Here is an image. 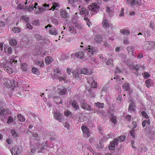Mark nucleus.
Returning <instances> with one entry per match:
<instances>
[{
    "instance_id": "obj_19",
    "label": "nucleus",
    "mask_w": 155,
    "mask_h": 155,
    "mask_svg": "<svg viewBox=\"0 0 155 155\" xmlns=\"http://www.w3.org/2000/svg\"><path fill=\"white\" fill-rule=\"evenodd\" d=\"M58 89L59 91V92L61 95H63L67 93V89L63 88V87H62V88L60 89V88H58Z\"/></svg>"
},
{
    "instance_id": "obj_33",
    "label": "nucleus",
    "mask_w": 155,
    "mask_h": 155,
    "mask_svg": "<svg viewBox=\"0 0 155 155\" xmlns=\"http://www.w3.org/2000/svg\"><path fill=\"white\" fill-rule=\"evenodd\" d=\"M35 38L37 40L39 41L40 40H42L43 38V37L41 35L36 34L35 35Z\"/></svg>"
},
{
    "instance_id": "obj_10",
    "label": "nucleus",
    "mask_w": 155,
    "mask_h": 155,
    "mask_svg": "<svg viewBox=\"0 0 155 155\" xmlns=\"http://www.w3.org/2000/svg\"><path fill=\"white\" fill-rule=\"evenodd\" d=\"M103 27L104 28H108L110 27V23L108 20L103 19L102 21Z\"/></svg>"
},
{
    "instance_id": "obj_6",
    "label": "nucleus",
    "mask_w": 155,
    "mask_h": 155,
    "mask_svg": "<svg viewBox=\"0 0 155 155\" xmlns=\"http://www.w3.org/2000/svg\"><path fill=\"white\" fill-rule=\"evenodd\" d=\"M20 151L19 147L16 146L11 149V153L12 155H18L19 154Z\"/></svg>"
},
{
    "instance_id": "obj_52",
    "label": "nucleus",
    "mask_w": 155,
    "mask_h": 155,
    "mask_svg": "<svg viewBox=\"0 0 155 155\" xmlns=\"http://www.w3.org/2000/svg\"><path fill=\"white\" fill-rule=\"evenodd\" d=\"M13 121V117H9V118L7 121L8 124H10L11 122H12Z\"/></svg>"
},
{
    "instance_id": "obj_27",
    "label": "nucleus",
    "mask_w": 155,
    "mask_h": 155,
    "mask_svg": "<svg viewBox=\"0 0 155 155\" xmlns=\"http://www.w3.org/2000/svg\"><path fill=\"white\" fill-rule=\"evenodd\" d=\"M110 120L114 124H115L117 122V118L116 116L113 115H111L110 117Z\"/></svg>"
},
{
    "instance_id": "obj_17",
    "label": "nucleus",
    "mask_w": 155,
    "mask_h": 155,
    "mask_svg": "<svg viewBox=\"0 0 155 155\" xmlns=\"http://www.w3.org/2000/svg\"><path fill=\"white\" fill-rule=\"evenodd\" d=\"M4 69L5 71L9 73V74H12L13 71V70L8 66H3Z\"/></svg>"
},
{
    "instance_id": "obj_30",
    "label": "nucleus",
    "mask_w": 155,
    "mask_h": 155,
    "mask_svg": "<svg viewBox=\"0 0 155 155\" xmlns=\"http://www.w3.org/2000/svg\"><path fill=\"white\" fill-rule=\"evenodd\" d=\"M94 106H97L99 108H103L104 107V104L97 102L94 104Z\"/></svg>"
},
{
    "instance_id": "obj_18",
    "label": "nucleus",
    "mask_w": 155,
    "mask_h": 155,
    "mask_svg": "<svg viewBox=\"0 0 155 155\" xmlns=\"http://www.w3.org/2000/svg\"><path fill=\"white\" fill-rule=\"evenodd\" d=\"M53 98L55 99V102L56 104H62L63 103L62 100H61L60 98L58 97L55 96L53 97Z\"/></svg>"
},
{
    "instance_id": "obj_32",
    "label": "nucleus",
    "mask_w": 155,
    "mask_h": 155,
    "mask_svg": "<svg viewBox=\"0 0 155 155\" xmlns=\"http://www.w3.org/2000/svg\"><path fill=\"white\" fill-rule=\"evenodd\" d=\"M12 31L15 33L19 32L21 31L20 28L18 27H14L12 29Z\"/></svg>"
},
{
    "instance_id": "obj_2",
    "label": "nucleus",
    "mask_w": 155,
    "mask_h": 155,
    "mask_svg": "<svg viewBox=\"0 0 155 155\" xmlns=\"http://www.w3.org/2000/svg\"><path fill=\"white\" fill-rule=\"evenodd\" d=\"M145 46L146 49L151 50L155 47V42H146L145 44Z\"/></svg>"
},
{
    "instance_id": "obj_54",
    "label": "nucleus",
    "mask_w": 155,
    "mask_h": 155,
    "mask_svg": "<svg viewBox=\"0 0 155 155\" xmlns=\"http://www.w3.org/2000/svg\"><path fill=\"white\" fill-rule=\"evenodd\" d=\"M58 79L59 80V81H64L65 83H66L67 82V81L65 80V79L63 77H59L58 78Z\"/></svg>"
},
{
    "instance_id": "obj_55",
    "label": "nucleus",
    "mask_w": 155,
    "mask_h": 155,
    "mask_svg": "<svg viewBox=\"0 0 155 155\" xmlns=\"http://www.w3.org/2000/svg\"><path fill=\"white\" fill-rule=\"evenodd\" d=\"M149 26L150 28H152L153 30L154 29L155 27L154 25V23H152V22L150 23Z\"/></svg>"
},
{
    "instance_id": "obj_50",
    "label": "nucleus",
    "mask_w": 155,
    "mask_h": 155,
    "mask_svg": "<svg viewBox=\"0 0 155 155\" xmlns=\"http://www.w3.org/2000/svg\"><path fill=\"white\" fill-rule=\"evenodd\" d=\"M35 8L34 7H33V5H30L28 6V8H27V9L29 11H32L34 8Z\"/></svg>"
},
{
    "instance_id": "obj_21",
    "label": "nucleus",
    "mask_w": 155,
    "mask_h": 155,
    "mask_svg": "<svg viewBox=\"0 0 155 155\" xmlns=\"http://www.w3.org/2000/svg\"><path fill=\"white\" fill-rule=\"evenodd\" d=\"M50 34L52 35H56L58 34L57 30L55 28H52L49 31Z\"/></svg>"
},
{
    "instance_id": "obj_47",
    "label": "nucleus",
    "mask_w": 155,
    "mask_h": 155,
    "mask_svg": "<svg viewBox=\"0 0 155 155\" xmlns=\"http://www.w3.org/2000/svg\"><path fill=\"white\" fill-rule=\"evenodd\" d=\"M12 48L11 47H7V51H5V52H6L8 54H10L12 52Z\"/></svg>"
},
{
    "instance_id": "obj_23",
    "label": "nucleus",
    "mask_w": 155,
    "mask_h": 155,
    "mask_svg": "<svg viewBox=\"0 0 155 155\" xmlns=\"http://www.w3.org/2000/svg\"><path fill=\"white\" fill-rule=\"evenodd\" d=\"M21 68L23 71H26L28 69L27 65L26 63L22 64L21 66Z\"/></svg>"
},
{
    "instance_id": "obj_16",
    "label": "nucleus",
    "mask_w": 155,
    "mask_h": 155,
    "mask_svg": "<svg viewBox=\"0 0 155 155\" xmlns=\"http://www.w3.org/2000/svg\"><path fill=\"white\" fill-rule=\"evenodd\" d=\"M146 86L148 88L151 86H153L154 84L152 81L150 79H148L146 81Z\"/></svg>"
},
{
    "instance_id": "obj_5",
    "label": "nucleus",
    "mask_w": 155,
    "mask_h": 155,
    "mask_svg": "<svg viewBox=\"0 0 155 155\" xmlns=\"http://www.w3.org/2000/svg\"><path fill=\"white\" fill-rule=\"evenodd\" d=\"M81 107L84 110H91L90 105L84 101H82L81 103Z\"/></svg>"
},
{
    "instance_id": "obj_34",
    "label": "nucleus",
    "mask_w": 155,
    "mask_h": 155,
    "mask_svg": "<svg viewBox=\"0 0 155 155\" xmlns=\"http://www.w3.org/2000/svg\"><path fill=\"white\" fill-rule=\"evenodd\" d=\"M64 115L66 116H68L70 115L71 117L73 118L72 115L71 114V112L68 110H66L64 111Z\"/></svg>"
},
{
    "instance_id": "obj_49",
    "label": "nucleus",
    "mask_w": 155,
    "mask_h": 155,
    "mask_svg": "<svg viewBox=\"0 0 155 155\" xmlns=\"http://www.w3.org/2000/svg\"><path fill=\"white\" fill-rule=\"evenodd\" d=\"M26 28H28L30 30L32 29L33 28V27L32 25L28 23H27L26 24Z\"/></svg>"
},
{
    "instance_id": "obj_61",
    "label": "nucleus",
    "mask_w": 155,
    "mask_h": 155,
    "mask_svg": "<svg viewBox=\"0 0 155 155\" xmlns=\"http://www.w3.org/2000/svg\"><path fill=\"white\" fill-rule=\"evenodd\" d=\"M75 27L77 29L80 30L82 28V27L79 25L77 24L76 25Z\"/></svg>"
},
{
    "instance_id": "obj_22",
    "label": "nucleus",
    "mask_w": 155,
    "mask_h": 155,
    "mask_svg": "<svg viewBox=\"0 0 155 155\" xmlns=\"http://www.w3.org/2000/svg\"><path fill=\"white\" fill-rule=\"evenodd\" d=\"M53 60V58L50 57H47L45 58V63L46 64H50Z\"/></svg>"
},
{
    "instance_id": "obj_29",
    "label": "nucleus",
    "mask_w": 155,
    "mask_h": 155,
    "mask_svg": "<svg viewBox=\"0 0 155 155\" xmlns=\"http://www.w3.org/2000/svg\"><path fill=\"white\" fill-rule=\"evenodd\" d=\"M113 61L112 59H108L106 62V64L109 66L112 67L113 66Z\"/></svg>"
},
{
    "instance_id": "obj_36",
    "label": "nucleus",
    "mask_w": 155,
    "mask_h": 155,
    "mask_svg": "<svg viewBox=\"0 0 155 155\" xmlns=\"http://www.w3.org/2000/svg\"><path fill=\"white\" fill-rule=\"evenodd\" d=\"M89 48L87 49L88 51L92 54H94L95 51V48L91 47L90 48V46H89Z\"/></svg>"
},
{
    "instance_id": "obj_35",
    "label": "nucleus",
    "mask_w": 155,
    "mask_h": 155,
    "mask_svg": "<svg viewBox=\"0 0 155 155\" xmlns=\"http://www.w3.org/2000/svg\"><path fill=\"white\" fill-rule=\"evenodd\" d=\"M17 117L18 118L19 120L23 122L25 120V119L22 114H18V115Z\"/></svg>"
},
{
    "instance_id": "obj_3",
    "label": "nucleus",
    "mask_w": 155,
    "mask_h": 155,
    "mask_svg": "<svg viewBox=\"0 0 155 155\" xmlns=\"http://www.w3.org/2000/svg\"><path fill=\"white\" fill-rule=\"evenodd\" d=\"M81 129L84 137H89L90 135L89 132L87 127L85 125H83L81 127Z\"/></svg>"
},
{
    "instance_id": "obj_13",
    "label": "nucleus",
    "mask_w": 155,
    "mask_h": 155,
    "mask_svg": "<svg viewBox=\"0 0 155 155\" xmlns=\"http://www.w3.org/2000/svg\"><path fill=\"white\" fill-rule=\"evenodd\" d=\"M120 33L124 35H129L130 34V31L128 29H124L120 30Z\"/></svg>"
},
{
    "instance_id": "obj_20",
    "label": "nucleus",
    "mask_w": 155,
    "mask_h": 155,
    "mask_svg": "<svg viewBox=\"0 0 155 155\" xmlns=\"http://www.w3.org/2000/svg\"><path fill=\"white\" fill-rule=\"evenodd\" d=\"M80 73L81 74H83L87 75L89 74V70L87 68H84L81 70Z\"/></svg>"
},
{
    "instance_id": "obj_14",
    "label": "nucleus",
    "mask_w": 155,
    "mask_h": 155,
    "mask_svg": "<svg viewBox=\"0 0 155 155\" xmlns=\"http://www.w3.org/2000/svg\"><path fill=\"white\" fill-rule=\"evenodd\" d=\"M71 104L73 107L76 110H78L79 109V107L78 105V102L74 100L71 101Z\"/></svg>"
},
{
    "instance_id": "obj_31",
    "label": "nucleus",
    "mask_w": 155,
    "mask_h": 155,
    "mask_svg": "<svg viewBox=\"0 0 155 155\" xmlns=\"http://www.w3.org/2000/svg\"><path fill=\"white\" fill-rule=\"evenodd\" d=\"M134 105L133 103L130 104L129 106V110L134 111L135 110Z\"/></svg>"
},
{
    "instance_id": "obj_57",
    "label": "nucleus",
    "mask_w": 155,
    "mask_h": 155,
    "mask_svg": "<svg viewBox=\"0 0 155 155\" xmlns=\"http://www.w3.org/2000/svg\"><path fill=\"white\" fill-rule=\"evenodd\" d=\"M131 117L130 115H128L126 117L125 119L127 121L130 122L131 120Z\"/></svg>"
},
{
    "instance_id": "obj_59",
    "label": "nucleus",
    "mask_w": 155,
    "mask_h": 155,
    "mask_svg": "<svg viewBox=\"0 0 155 155\" xmlns=\"http://www.w3.org/2000/svg\"><path fill=\"white\" fill-rule=\"evenodd\" d=\"M86 10L84 9V8H82L80 12V13L82 15L85 14L86 12Z\"/></svg>"
},
{
    "instance_id": "obj_26",
    "label": "nucleus",
    "mask_w": 155,
    "mask_h": 155,
    "mask_svg": "<svg viewBox=\"0 0 155 155\" xmlns=\"http://www.w3.org/2000/svg\"><path fill=\"white\" fill-rule=\"evenodd\" d=\"M6 81L4 83L3 85L5 87H6L9 88L11 86L9 84V83H10L11 81L8 79H6Z\"/></svg>"
},
{
    "instance_id": "obj_7",
    "label": "nucleus",
    "mask_w": 155,
    "mask_h": 155,
    "mask_svg": "<svg viewBox=\"0 0 155 155\" xmlns=\"http://www.w3.org/2000/svg\"><path fill=\"white\" fill-rule=\"evenodd\" d=\"M54 115L55 118L60 122H62L63 121V119L62 118V117L59 112L57 111L55 112Z\"/></svg>"
},
{
    "instance_id": "obj_38",
    "label": "nucleus",
    "mask_w": 155,
    "mask_h": 155,
    "mask_svg": "<svg viewBox=\"0 0 155 155\" xmlns=\"http://www.w3.org/2000/svg\"><path fill=\"white\" fill-rule=\"evenodd\" d=\"M11 133L12 136L15 137H18L19 135L18 133H17L12 130H11Z\"/></svg>"
},
{
    "instance_id": "obj_56",
    "label": "nucleus",
    "mask_w": 155,
    "mask_h": 155,
    "mask_svg": "<svg viewBox=\"0 0 155 155\" xmlns=\"http://www.w3.org/2000/svg\"><path fill=\"white\" fill-rule=\"evenodd\" d=\"M10 86H11L12 87H15L16 86V84L15 83V82L14 81H12L10 82Z\"/></svg>"
},
{
    "instance_id": "obj_48",
    "label": "nucleus",
    "mask_w": 155,
    "mask_h": 155,
    "mask_svg": "<svg viewBox=\"0 0 155 155\" xmlns=\"http://www.w3.org/2000/svg\"><path fill=\"white\" fill-rule=\"evenodd\" d=\"M141 114L143 117L146 118H148L149 116L145 111H143L141 112Z\"/></svg>"
},
{
    "instance_id": "obj_41",
    "label": "nucleus",
    "mask_w": 155,
    "mask_h": 155,
    "mask_svg": "<svg viewBox=\"0 0 155 155\" xmlns=\"http://www.w3.org/2000/svg\"><path fill=\"white\" fill-rule=\"evenodd\" d=\"M150 30H147L144 32V34L145 37L147 36V37H149L150 36Z\"/></svg>"
},
{
    "instance_id": "obj_58",
    "label": "nucleus",
    "mask_w": 155,
    "mask_h": 155,
    "mask_svg": "<svg viewBox=\"0 0 155 155\" xmlns=\"http://www.w3.org/2000/svg\"><path fill=\"white\" fill-rule=\"evenodd\" d=\"M124 9L123 8H122L120 10V14L119 16L120 17L123 16L124 13Z\"/></svg>"
},
{
    "instance_id": "obj_11",
    "label": "nucleus",
    "mask_w": 155,
    "mask_h": 155,
    "mask_svg": "<svg viewBox=\"0 0 155 155\" xmlns=\"http://www.w3.org/2000/svg\"><path fill=\"white\" fill-rule=\"evenodd\" d=\"M127 3L131 6H133L136 4L137 5H140V3L137 0H127Z\"/></svg>"
},
{
    "instance_id": "obj_42",
    "label": "nucleus",
    "mask_w": 155,
    "mask_h": 155,
    "mask_svg": "<svg viewBox=\"0 0 155 155\" xmlns=\"http://www.w3.org/2000/svg\"><path fill=\"white\" fill-rule=\"evenodd\" d=\"M32 71L35 74H38L39 73V70L36 68H32Z\"/></svg>"
},
{
    "instance_id": "obj_4",
    "label": "nucleus",
    "mask_w": 155,
    "mask_h": 155,
    "mask_svg": "<svg viewBox=\"0 0 155 155\" xmlns=\"http://www.w3.org/2000/svg\"><path fill=\"white\" fill-rule=\"evenodd\" d=\"M75 56L77 58L79 59H82L84 57V52L82 51H78L71 55V57H73Z\"/></svg>"
},
{
    "instance_id": "obj_28",
    "label": "nucleus",
    "mask_w": 155,
    "mask_h": 155,
    "mask_svg": "<svg viewBox=\"0 0 155 155\" xmlns=\"http://www.w3.org/2000/svg\"><path fill=\"white\" fill-rule=\"evenodd\" d=\"M9 43L11 45L13 46L17 44V42L16 40L15 39H12L9 41Z\"/></svg>"
},
{
    "instance_id": "obj_60",
    "label": "nucleus",
    "mask_w": 155,
    "mask_h": 155,
    "mask_svg": "<svg viewBox=\"0 0 155 155\" xmlns=\"http://www.w3.org/2000/svg\"><path fill=\"white\" fill-rule=\"evenodd\" d=\"M127 50L128 51V53H129L130 51H133V48L131 46L128 47H127Z\"/></svg>"
},
{
    "instance_id": "obj_64",
    "label": "nucleus",
    "mask_w": 155,
    "mask_h": 155,
    "mask_svg": "<svg viewBox=\"0 0 155 155\" xmlns=\"http://www.w3.org/2000/svg\"><path fill=\"white\" fill-rule=\"evenodd\" d=\"M52 77L53 79L54 80L57 79L58 77V74H55L52 75Z\"/></svg>"
},
{
    "instance_id": "obj_63",
    "label": "nucleus",
    "mask_w": 155,
    "mask_h": 155,
    "mask_svg": "<svg viewBox=\"0 0 155 155\" xmlns=\"http://www.w3.org/2000/svg\"><path fill=\"white\" fill-rule=\"evenodd\" d=\"M123 42L125 44H127L129 43V42L127 39L125 38L124 39Z\"/></svg>"
},
{
    "instance_id": "obj_39",
    "label": "nucleus",
    "mask_w": 155,
    "mask_h": 155,
    "mask_svg": "<svg viewBox=\"0 0 155 155\" xmlns=\"http://www.w3.org/2000/svg\"><path fill=\"white\" fill-rule=\"evenodd\" d=\"M70 32L73 34H75L76 33V30L73 27H70L69 28Z\"/></svg>"
},
{
    "instance_id": "obj_53",
    "label": "nucleus",
    "mask_w": 155,
    "mask_h": 155,
    "mask_svg": "<svg viewBox=\"0 0 155 155\" xmlns=\"http://www.w3.org/2000/svg\"><path fill=\"white\" fill-rule=\"evenodd\" d=\"M134 130H132L130 132V134L133 138H134L135 137V134Z\"/></svg>"
},
{
    "instance_id": "obj_15",
    "label": "nucleus",
    "mask_w": 155,
    "mask_h": 155,
    "mask_svg": "<svg viewBox=\"0 0 155 155\" xmlns=\"http://www.w3.org/2000/svg\"><path fill=\"white\" fill-rule=\"evenodd\" d=\"M60 14L61 17L64 18H66L68 16V14L65 10H61Z\"/></svg>"
},
{
    "instance_id": "obj_37",
    "label": "nucleus",
    "mask_w": 155,
    "mask_h": 155,
    "mask_svg": "<svg viewBox=\"0 0 155 155\" xmlns=\"http://www.w3.org/2000/svg\"><path fill=\"white\" fill-rule=\"evenodd\" d=\"M41 147V145L40 144H38L37 146L36 147V149H34V148L31 149V152L33 153H34L35 152L36 150L38 149L39 148Z\"/></svg>"
},
{
    "instance_id": "obj_9",
    "label": "nucleus",
    "mask_w": 155,
    "mask_h": 155,
    "mask_svg": "<svg viewBox=\"0 0 155 155\" xmlns=\"http://www.w3.org/2000/svg\"><path fill=\"white\" fill-rule=\"evenodd\" d=\"M103 37L100 35H96L94 37V40L97 43H100L102 41Z\"/></svg>"
},
{
    "instance_id": "obj_44",
    "label": "nucleus",
    "mask_w": 155,
    "mask_h": 155,
    "mask_svg": "<svg viewBox=\"0 0 155 155\" xmlns=\"http://www.w3.org/2000/svg\"><path fill=\"white\" fill-rule=\"evenodd\" d=\"M110 150H114L115 147V145L113 142H112L110 143Z\"/></svg>"
},
{
    "instance_id": "obj_51",
    "label": "nucleus",
    "mask_w": 155,
    "mask_h": 155,
    "mask_svg": "<svg viewBox=\"0 0 155 155\" xmlns=\"http://www.w3.org/2000/svg\"><path fill=\"white\" fill-rule=\"evenodd\" d=\"M22 19L25 21L27 23H28L29 22V18L26 16H23L22 17Z\"/></svg>"
},
{
    "instance_id": "obj_62",
    "label": "nucleus",
    "mask_w": 155,
    "mask_h": 155,
    "mask_svg": "<svg viewBox=\"0 0 155 155\" xmlns=\"http://www.w3.org/2000/svg\"><path fill=\"white\" fill-rule=\"evenodd\" d=\"M68 3L70 4H73L77 2L78 0H68Z\"/></svg>"
},
{
    "instance_id": "obj_45",
    "label": "nucleus",
    "mask_w": 155,
    "mask_h": 155,
    "mask_svg": "<svg viewBox=\"0 0 155 155\" xmlns=\"http://www.w3.org/2000/svg\"><path fill=\"white\" fill-rule=\"evenodd\" d=\"M91 87L92 88H95L97 87V84L95 83L94 80L91 83Z\"/></svg>"
},
{
    "instance_id": "obj_43",
    "label": "nucleus",
    "mask_w": 155,
    "mask_h": 155,
    "mask_svg": "<svg viewBox=\"0 0 155 155\" xmlns=\"http://www.w3.org/2000/svg\"><path fill=\"white\" fill-rule=\"evenodd\" d=\"M125 137L124 136H122L120 137L118 139V141H119V142H122L123 141L125 138Z\"/></svg>"
},
{
    "instance_id": "obj_12",
    "label": "nucleus",
    "mask_w": 155,
    "mask_h": 155,
    "mask_svg": "<svg viewBox=\"0 0 155 155\" xmlns=\"http://www.w3.org/2000/svg\"><path fill=\"white\" fill-rule=\"evenodd\" d=\"M7 111L6 110L4 109L2 107H0V117L1 118L2 117H4V116L5 117L7 115Z\"/></svg>"
},
{
    "instance_id": "obj_24",
    "label": "nucleus",
    "mask_w": 155,
    "mask_h": 155,
    "mask_svg": "<svg viewBox=\"0 0 155 155\" xmlns=\"http://www.w3.org/2000/svg\"><path fill=\"white\" fill-rule=\"evenodd\" d=\"M122 87L125 90V91H127L130 89V85L129 84L125 83L123 84Z\"/></svg>"
},
{
    "instance_id": "obj_1",
    "label": "nucleus",
    "mask_w": 155,
    "mask_h": 155,
    "mask_svg": "<svg viewBox=\"0 0 155 155\" xmlns=\"http://www.w3.org/2000/svg\"><path fill=\"white\" fill-rule=\"evenodd\" d=\"M99 5V4L98 3H93L92 4V5H88L87 8L89 10L97 13L98 12L99 9L100 8V6Z\"/></svg>"
},
{
    "instance_id": "obj_40",
    "label": "nucleus",
    "mask_w": 155,
    "mask_h": 155,
    "mask_svg": "<svg viewBox=\"0 0 155 155\" xmlns=\"http://www.w3.org/2000/svg\"><path fill=\"white\" fill-rule=\"evenodd\" d=\"M140 68V65L139 64H137L136 65L132 67L131 68V69L132 71H134V70H138Z\"/></svg>"
},
{
    "instance_id": "obj_8",
    "label": "nucleus",
    "mask_w": 155,
    "mask_h": 155,
    "mask_svg": "<svg viewBox=\"0 0 155 155\" xmlns=\"http://www.w3.org/2000/svg\"><path fill=\"white\" fill-rule=\"evenodd\" d=\"M72 73H73V77L76 80H78L81 78L80 76L81 74L79 70H77L76 71H74Z\"/></svg>"
},
{
    "instance_id": "obj_46",
    "label": "nucleus",
    "mask_w": 155,
    "mask_h": 155,
    "mask_svg": "<svg viewBox=\"0 0 155 155\" xmlns=\"http://www.w3.org/2000/svg\"><path fill=\"white\" fill-rule=\"evenodd\" d=\"M143 76L144 78L147 79L150 76V75L148 73L145 72L143 74Z\"/></svg>"
},
{
    "instance_id": "obj_25",
    "label": "nucleus",
    "mask_w": 155,
    "mask_h": 155,
    "mask_svg": "<svg viewBox=\"0 0 155 155\" xmlns=\"http://www.w3.org/2000/svg\"><path fill=\"white\" fill-rule=\"evenodd\" d=\"M36 64L41 67H43L44 66V63L43 61H41L38 60L36 61Z\"/></svg>"
}]
</instances>
